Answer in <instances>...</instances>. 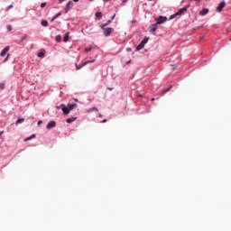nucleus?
Masks as SVG:
<instances>
[{
    "label": "nucleus",
    "mask_w": 231,
    "mask_h": 231,
    "mask_svg": "<svg viewBox=\"0 0 231 231\" xmlns=\"http://www.w3.org/2000/svg\"><path fill=\"white\" fill-rule=\"evenodd\" d=\"M186 11H187V7H183L180 9L175 14L171 16V19H174V17H176L177 15H183V14H185Z\"/></svg>",
    "instance_id": "f257e3e1"
},
{
    "label": "nucleus",
    "mask_w": 231,
    "mask_h": 231,
    "mask_svg": "<svg viewBox=\"0 0 231 231\" xmlns=\"http://www.w3.org/2000/svg\"><path fill=\"white\" fill-rule=\"evenodd\" d=\"M113 32H115V29H113L111 27L104 29L105 37H109L111 35V33H113Z\"/></svg>",
    "instance_id": "f03ea898"
},
{
    "label": "nucleus",
    "mask_w": 231,
    "mask_h": 231,
    "mask_svg": "<svg viewBox=\"0 0 231 231\" xmlns=\"http://www.w3.org/2000/svg\"><path fill=\"white\" fill-rule=\"evenodd\" d=\"M71 8H73V1H69L65 7V14H68Z\"/></svg>",
    "instance_id": "7ed1b4c3"
},
{
    "label": "nucleus",
    "mask_w": 231,
    "mask_h": 231,
    "mask_svg": "<svg viewBox=\"0 0 231 231\" xmlns=\"http://www.w3.org/2000/svg\"><path fill=\"white\" fill-rule=\"evenodd\" d=\"M226 6V3L225 1L221 2L217 7V12L220 13Z\"/></svg>",
    "instance_id": "20e7f679"
},
{
    "label": "nucleus",
    "mask_w": 231,
    "mask_h": 231,
    "mask_svg": "<svg viewBox=\"0 0 231 231\" xmlns=\"http://www.w3.org/2000/svg\"><path fill=\"white\" fill-rule=\"evenodd\" d=\"M61 111H63V115H69V111H71L68 106L64 104L61 105Z\"/></svg>",
    "instance_id": "39448f33"
},
{
    "label": "nucleus",
    "mask_w": 231,
    "mask_h": 231,
    "mask_svg": "<svg viewBox=\"0 0 231 231\" xmlns=\"http://www.w3.org/2000/svg\"><path fill=\"white\" fill-rule=\"evenodd\" d=\"M157 24H162V23H165L167 21V17L159 16L157 19Z\"/></svg>",
    "instance_id": "423d86ee"
},
{
    "label": "nucleus",
    "mask_w": 231,
    "mask_h": 231,
    "mask_svg": "<svg viewBox=\"0 0 231 231\" xmlns=\"http://www.w3.org/2000/svg\"><path fill=\"white\" fill-rule=\"evenodd\" d=\"M8 51H10V46L5 47V49L0 53V56L5 57Z\"/></svg>",
    "instance_id": "0eeeda50"
},
{
    "label": "nucleus",
    "mask_w": 231,
    "mask_h": 231,
    "mask_svg": "<svg viewBox=\"0 0 231 231\" xmlns=\"http://www.w3.org/2000/svg\"><path fill=\"white\" fill-rule=\"evenodd\" d=\"M57 123L55 121H51L47 125V129H53V127H56Z\"/></svg>",
    "instance_id": "6e6552de"
},
{
    "label": "nucleus",
    "mask_w": 231,
    "mask_h": 231,
    "mask_svg": "<svg viewBox=\"0 0 231 231\" xmlns=\"http://www.w3.org/2000/svg\"><path fill=\"white\" fill-rule=\"evenodd\" d=\"M158 30V23H156L155 24H152L150 26V32H156Z\"/></svg>",
    "instance_id": "1a4fd4ad"
},
{
    "label": "nucleus",
    "mask_w": 231,
    "mask_h": 231,
    "mask_svg": "<svg viewBox=\"0 0 231 231\" xmlns=\"http://www.w3.org/2000/svg\"><path fill=\"white\" fill-rule=\"evenodd\" d=\"M67 107L72 111L74 107H77V103H69L68 104Z\"/></svg>",
    "instance_id": "9d476101"
},
{
    "label": "nucleus",
    "mask_w": 231,
    "mask_h": 231,
    "mask_svg": "<svg viewBox=\"0 0 231 231\" xmlns=\"http://www.w3.org/2000/svg\"><path fill=\"white\" fill-rule=\"evenodd\" d=\"M68 41H69V32L65 33L63 36V42H68Z\"/></svg>",
    "instance_id": "9b49d317"
},
{
    "label": "nucleus",
    "mask_w": 231,
    "mask_h": 231,
    "mask_svg": "<svg viewBox=\"0 0 231 231\" xmlns=\"http://www.w3.org/2000/svg\"><path fill=\"white\" fill-rule=\"evenodd\" d=\"M145 45L141 42V43L136 47V51H140V50H143Z\"/></svg>",
    "instance_id": "f8f14e48"
},
{
    "label": "nucleus",
    "mask_w": 231,
    "mask_h": 231,
    "mask_svg": "<svg viewBox=\"0 0 231 231\" xmlns=\"http://www.w3.org/2000/svg\"><path fill=\"white\" fill-rule=\"evenodd\" d=\"M207 14H208V9H202L200 12H199V15H207Z\"/></svg>",
    "instance_id": "ddd939ff"
},
{
    "label": "nucleus",
    "mask_w": 231,
    "mask_h": 231,
    "mask_svg": "<svg viewBox=\"0 0 231 231\" xmlns=\"http://www.w3.org/2000/svg\"><path fill=\"white\" fill-rule=\"evenodd\" d=\"M77 120V117H69L66 120L67 124H72V122H75Z\"/></svg>",
    "instance_id": "4468645a"
},
{
    "label": "nucleus",
    "mask_w": 231,
    "mask_h": 231,
    "mask_svg": "<svg viewBox=\"0 0 231 231\" xmlns=\"http://www.w3.org/2000/svg\"><path fill=\"white\" fill-rule=\"evenodd\" d=\"M93 62H95V60H87V61L82 63V66H88V64H93Z\"/></svg>",
    "instance_id": "2eb2a0df"
},
{
    "label": "nucleus",
    "mask_w": 231,
    "mask_h": 231,
    "mask_svg": "<svg viewBox=\"0 0 231 231\" xmlns=\"http://www.w3.org/2000/svg\"><path fill=\"white\" fill-rule=\"evenodd\" d=\"M23 122H24V118H19V119L15 122V125H19V124H23Z\"/></svg>",
    "instance_id": "dca6fc26"
},
{
    "label": "nucleus",
    "mask_w": 231,
    "mask_h": 231,
    "mask_svg": "<svg viewBox=\"0 0 231 231\" xmlns=\"http://www.w3.org/2000/svg\"><path fill=\"white\" fill-rule=\"evenodd\" d=\"M33 138H35V134H32V136L25 138V139L23 140V142H28V141H30V140H33Z\"/></svg>",
    "instance_id": "f3484780"
},
{
    "label": "nucleus",
    "mask_w": 231,
    "mask_h": 231,
    "mask_svg": "<svg viewBox=\"0 0 231 231\" xmlns=\"http://www.w3.org/2000/svg\"><path fill=\"white\" fill-rule=\"evenodd\" d=\"M42 26H48V21H46V20H43V21H42Z\"/></svg>",
    "instance_id": "a211bd4d"
},
{
    "label": "nucleus",
    "mask_w": 231,
    "mask_h": 231,
    "mask_svg": "<svg viewBox=\"0 0 231 231\" xmlns=\"http://www.w3.org/2000/svg\"><path fill=\"white\" fill-rule=\"evenodd\" d=\"M96 17L97 18V19H100L101 17H102V13H96Z\"/></svg>",
    "instance_id": "6ab92c4d"
},
{
    "label": "nucleus",
    "mask_w": 231,
    "mask_h": 231,
    "mask_svg": "<svg viewBox=\"0 0 231 231\" xmlns=\"http://www.w3.org/2000/svg\"><path fill=\"white\" fill-rule=\"evenodd\" d=\"M81 68H84V66H82V63L79 66L76 64L77 71H79V69H81Z\"/></svg>",
    "instance_id": "aec40b11"
},
{
    "label": "nucleus",
    "mask_w": 231,
    "mask_h": 231,
    "mask_svg": "<svg viewBox=\"0 0 231 231\" xmlns=\"http://www.w3.org/2000/svg\"><path fill=\"white\" fill-rule=\"evenodd\" d=\"M60 15H61V13L57 14L52 18L51 21H54V20L57 19L58 17H60Z\"/></svg>",
    "instance_id": "412c9836"
},
{
    "label": "nucleus",
    "mask_w": 231,
    "mask_h": 231,
    "mask_svg": "<svg viewBox=\"0 0 231 231\" xmlns=\"http://www.w3.org/2000/svg\"><path fill=\"white\" fill-rule=\"evenodd\" d=\"M141 42H143L145 45L147 44V42H149V39L144 38Z\"/></svg>",
    "instance_id": "4be33fe9"
},
{
    "label": "nucleus",
    "mask_w": 231,
    "mask_h": 231,
    "mask_svg": "<svg viewBox=\"0 0 231 231\" xmlns=\"http://www.w3.org/2000/svg\"><path fill=\"white\" fill-rule=\"evenodd\" d=\"M38 57H44V51H42L38 53Z\"/></svg>",
    "instance_id": "5701e85b"
},
{
    "label": "nucleus",
    "mask_w": 231,
    "mask_h": 231,
    "mask_svg": "<svg viewBox=\"0 0 231 231\" xmlns=\"http://www.w3.org/2000/svg\"><path fill=\"white\" fill-rule=\"evenodd\" d=\"M61 39L62 37H60V35L56 36L57 42H60Z\"/></svg>",
    "instance_id": "b1692460"
},
{
    "label": "nucleus",
    "mask_w": 231,
    "mask_h": 231,
    "mask_svg": "<svg viewBox=\"0 0 231 231\" xmlns=\"http://www.w3.org/2000/svg\"><path fill=\"white\" fill-rule=\"evenodd\" d=\"M106 26H107V24H104V23H103V24L100 26L101 30H103V31H104V30H106Z\"/></svg>",
    "instance_id": "393cba45"
},
{
    "label": "nucleus",
    "mask_w": 231,
    "mask_h": 231,
    "mask_svg": "<svg viewBox=\"0 0 231 231\" xmlns=\"http://www.w3.org/2000/svg\"><path fill=\"white\" fill-rule=\"evenodd\" d=\"M6 28L8 32H12V25H7Z\"/></svg>",
    "instance_id": "a878e982"
},
{
    "label": "nucleus",
    "mask_w": 231,
    "mask_h": 231,
    "mask_svg": "<svg viewBox=\"0 0 231 231\" xmlns=\"http://www.w3.org/2000/svg\"><path fill=\"white\" fill-rule=\"evenodd\" d=\"M41 8H46V3H42L41 4Z\"/></svg>",
    "instance_id": "bb28decb"
},
{
    "label": "nucleus",
    "mask_w": 231,
    "mask_h": 231,
    "mask_svg": "<svg viewBox=\"0 0 231 231\" xmlns=\"http://www.w3.org/2000/svg\"><path fill=\"white\" fill-rule=\"evenodd\" d=\"M86 53H89V51H91V48L88 49H85Z\"/></svg>",
    "instance_id": "cd10ccee"
},
{
    "label": "nucleus",
    "mask_w": 231,
    "mask_h": 231,
    "mask_svg": "<svg viewBox=\"0 0 231 231\" xmlns=\"http://www.w3.org/2000/svg\"><path fill=\"white\" fill-rule=\"evenodd\" d=\"M104 24H106V26H108V24H111V20H108L107 23H106Z\"/></svg>",
    "instance_id": "c85d7f7f"
},
{
    "label": "nucleus",
    "mask_w": 231,
    "mask_h": 231,
    "mask_svg": "<svg viewBox=\"0 0 231 231\" xmlns=\"http://www.w3.org/2000/svg\"><path fill=\"white\" fill-rule=\"evenodd\" d=\"M10 57V54H7L6 58L5 59V62L8 60V58Z\"/></svg>",
    "instance_id": "c756f323"
},
{
    "label": "nucleus",
    "mask_w": 231,
    "mask_h": 231,
    "mask_svg": "<svg viewBox=\"0 0 231 231\" xmlns=\"http://www.w3.org/2000/svg\"><path fill=\"white\" fill-rule=\"evenodd\" d=\"M172 87H170L169 88H167L165 91H164V93H167L168 91H171V88Z\"/></svg>",
    "instance_id": "7c9ffc66"
},
{
    "label": "nucleus",
    "mask_w": 231,
    "mask_h": 231,
    "mask_svg": "<svg viewBox=\"0 0 231 231\" xmlns=\"http://www.w3.org/2000/svg\"><path fill=\"white\" fill-rule=\"evenodd\" d=\"M0 88H1V89H5V85L1 84Z\"/></svg>",
    "instance_id": "2f4dec72"
},
{
    "label": "nucleus",
    "mask_w": 231,
    "mask_h": 231,
    "mask_svg": "<svg viewBox=\"0 0 231 231\" xmlns=\"http://www.w3.org/2000/svg\"><path fill=\"white\" fill-rule=\"evenodd\" d=\"M41 124H42V121H38V123H37V125H41Z\"/></svg>",
    "instance_id": "473e14b6"
},
{
    "label": "nucleus",
    "mask_w": 231,
    "mask_h": 231,
    "mask_svg": "<svg viewBox=\"0 0 231 231\" xmlns=\"http://www.w3.org/2000/svg\"><path fill=\"white\" fill-rule=\"evenodd\" d=\"M106 122H107V119H104V120L102 121V124H106Z\"/></svg>",
    "instance_id": "72a5a7b5"
},
{
    "label": "nucleus",
    "mask_w": 231,
    "mask_h": 231,
    "mask_svg": "<svg viewBox=\"0 0 231 231\" xmlns=\"http://www.w3.org/2000/svg\"><path fill=\"white\" fill-rule=\"evenodd\" d=\"M64 1H67V0H59L60 3H64Z\"/></svg>",
    "instance_id": "f704fd0d"
},
{
    "label": "nucleus",
    "mask_w": 231,
    "mask_h": 231,
    "mask_svg": "<svg viewBox=\"0 0 231 231\" xmlns=\"http://www.w3.org/2000/svg\"><path fill=\"white\" fill-rule=\"evenodd\" d=\"M10 8H14V5H10V6L8 7V10H10Z\"/></svg>",
    "instance_id": "c9c22d12"
},
{
    "label": "nucleus",
    "mask_w": 231,
    "mask_h": 231,
    "mask_svg": "<svg viewBox=\"0 0 231 231\" xmlns=\"http://www.w3.org/2000/svg\"><path fill=\"white\" fill-rule=\"evenodd\" d=\"M115 17H116V14H114V15H113L112 20L115 19Z\"/></svg>",
    "instance_id": "e433bc0d"
},
{
    "label": "nucleus",
    "mask_w": 231,
    "mask_h": 231,
    "mask_svg": "<svg viewBox=\"0 0 231 231\" xmlns=\"http://www.w3.org/2000/svg\"><path fill=\"white\" fill-rule=\"evenodd\" d=\"M74 1V3H79V0H73Z\"/></svg>",
    "instance_id": "4c0bfd02"
},
{
    "label": "nucleus",
    "mask_w": 231,
    "mask_h": 231,
    "mask_svg": "<svg viewBox=\"0 0 231 231\" xmlns=\"http://www.w3.org/2000/svg\"><path fill=\"white\" fill-rule=\"evenodd\" d=\"M126 64H131V60H129L128 62H126Z\"/></svg>",
    "instance_id": "58836bf2"
},
{
    "label": "nucleus",
    "mask_w": 231,
    "mask_h": 231,
    "mask_svg": "<svg viewBox=\"0 0 231 231\" xmlns=\"http://www.w3.org/2000/svg\"><path fill=\"white\" fill-rule=\"evenodd\" d=\"M108 89H109L110 91H112V90H113V88H108Z\"/></svg>",
    "instance_id": "ea45409f"
},
{
    "label": "nucleus",
    "mask_w": 231,
    "mask_h": 231,
    "mask_svg": "<svg viewBox=\"0 0 231 231\" xmlns=\"http://www.w3.org/2000/svg\"><path fill=\"white\" fill-rule=\"evenodd\" d=\"M99 117L102 118V115L101 114H99Z\"/></svg>",
    "instance_id": "a19ab883"
},
{
    "label": "nucleus",
    "mask_w": 231,
    "mask_h": 231,
    "mask_svg": "<svg viewBox=\"0 0 231 231\" xmlns=\"http://www.w3.org/2000/svg\"><path fill=\"white\" fill-rule=\"evenodd\" d=\"M1 134H3V132H0V136H1Z\"/></svg>",
    "instance_id": "79ce46f5"
},
{
    "label": "nucleus",
    "mask_w": 231,
    "mask_h": 231,
    "mask_svg": "<svg viewBox=\"0 0 231 231\" xmlns=\"http://www.w3.org/2000/svg\"><path fill=\"white\" fill-rule=\"evenodd\" d=\"M229 41H231V37H230Z\"/></svg>",
    "instance_id": "37998d69"
},
{
    "label": "nucleus",
    "mask_w": 231,
    "mask_h": 231,
    "mask_svg": "<svg viewBox=\"0 0 231 231\" xmlns=\"http://www.w3.org/2000/svg\"><path fill=\"white\" fill-rule=\"evenodd\" d=\"M148 1H152V0H148Z\"/></svg>",
    "instance_id": "c03bdc74"
}]
</instances>
